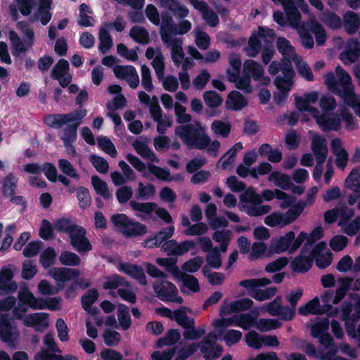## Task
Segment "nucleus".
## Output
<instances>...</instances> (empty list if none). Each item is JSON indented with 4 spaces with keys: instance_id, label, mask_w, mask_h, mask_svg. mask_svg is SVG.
Returning a JSON list of instances; mask_svg holds the SVG:
<instances>
[{
    "instance_id": "f257e3e1",
    "label": "nucleus",
    "mask_w": 360,
    "mask_h": 360,
    "mask_svg": "<svg viewBox=\"0 0 360 360\" xmlns=\"http://www.w3.org/2000/svg\"><path fill=\"white\" fill-rule=\"evenodd\" d=\"M87 110L82 107L76 108L69 113H55L46 115L44 123L48 127L59 129L63 125L65 128L58 132L60 139L64 143L76 142L77 139V129L82 120L86 116Z\"/></svg>"
},
{
    "instance_id": "f03ea898",
    "label": "nucleus",
    "mask_w": 360,
    "mask_h": 360,
    "mask_svg": "<svg viewBox=\"0 0 360 360\" xmlns=\"http://www.w3.org/2000/svg\"><path fill=\"white\" fill-rule=\"evenodd\" d=\"M338 77L337 80L334 73L329 72L325 75V83L328 89L334 94L340 96L349 106H354L356 96L353 90L352 77L341 66L335 68Z\"/></svg>"
},
{
    "instance_id": "7ed1b4c3",
    "label": "nucleus",
    "mask_w": 360,
    "mask_h": 360,
    "mask_svg": "<svg viewBox=\"0 0 360 360\" xmlns=\"http://www.w3.org/2000/svg\"><path fill=\"white\" fill-rule=\"evenodd\" d=\"M174 132L189 149L204 150L210 143V138L198 122L195 125L189 123L179 125Z\"/></svg>"
},
{
    "instance_id": "20e7f679",
    "label": "nucleus",
    "mask_w": 360,
    "mask_h": 360,
    "mask_svg": "<svg viewBox=\"0 0 360 360\" xmlns=\"http://www.w3.org/2000/svg\"><path fill=\"white\" fill-rule=\"evenodd\" d=\"M239 208L245 211L250 217H259L269 213L271 207L268 205H262V196L256 193L253 187H249L239 196Z\"/></svg>"
},
{
    "instance_id": "39448f33",
    "label": "nucleus",
    "mask_w": 360,
    "mask_h": 360,
    "mask_svg": "<svg viewBox=\"0 0 360 360\" xmlns=\"http://www.w3.org/2000/svg\"><path fill=\"white\" fill-rule=\"evenodd\" d=\"M110 219L126 238L143 236L148 231L145 224L131 219L125 214H115Z\"/></svg>"
},
{
    "instance_id": "423d86ee",
    "label": "nucleus",
    "mask_w": 360,
    "mask_h": 360,
    "mask_svg": "<svg viewBox=\"0 0 360 360\" xmlns=\"http://www.w3.org/2000/svg\"><path fill=\"white\" fill-rule=\"evenodd\" d=\"M306 238L307 233L304 231H301L297 238H295L294 231H289L276 241L271 242L269 249V255L273 253L280 254L286 250L292 254L298 250Z\"/></svg>"
},
{
    "instance_id": "0eeeda50",
    "label": "nucleus",
    "mask_w": 360,
    "mask_h": 360,
    "mask_svg": "<svg viewBox=\"0 0 360 360\" xmlns=\"http://www.w3.org/2000/svg\"><path fill=\"white\" fill-rule=\"evenodd\" d=\"M153 288L157 297L163 302H171L181 304L184 302L181 296H178L176 285L168 281H160L153 284Z\"/></svg>"
},
{
    "instance_id": "6e6552de",
    "label": "nucleus",
    "mask_w": 360,
    "mask_h": 360,
    "mask_svg": "<svg viewBox=\"0 0 360 360\" xmlns=\"http://www.w3.org/2000/svg\"><path fill=\"white\" fill-rule=\"evenodd\" d=\"M19 333L8 314H0V340L9 347H15Z\"/></svg>"
},
{
    "instance_id": "1a4fd4ad",
    "label": "nucleus",
    "mask_w": 360,
    "mask_h": 360,
    "mask_svg": "<svg viewBox=\"0 0 360 360\" xmlns=\"http://www.w3.org/2000/svg\"><path fill=\"white\" fill-rule=\"evenodd\" d=\"M86 229L79 226L70 236V243L79 254L89 252L92 250V245L86 236Z\"/></svg>"
},
{
    "instance_id": "9d476101",
    "label": "nucleus",
    "mask_w": 360,
    "mask_h": 360,
    "mask_svg": "<svg viewBox=\"0 0 360 360\" xmlns=\"http://www.w3.org/2000/svg\"><path fill=\"white\" fill-rule=\"evenodd\" d=\"M117 269L120 272H122L135 279L140 285H147L146 276L141 266L120 261L117 266Z\"/></svg>"
},
{
    "instance_id": "9b49d317",
    "label": "nucleus",
    "mask_w": 360,
    "mask_h": 360,
    "mask_svg": "<svg viewBox=\"0 0 360 360\" xmlns=\"http://www.w3.org/2000/svg\"><path fill=\"white\" fill-rule=\"evenodd\" d=\"M331 304H320L318 297H314L304 305H301L298 308V314L302 316L322 315L326 313L327 309H331Z\"/></svg>"
},
{
    "instance_id": "f8f14e48",
    "label": "nucleus",
    "mask_w": 360,
    "mask_h": 360,
    "mask_svg": "<svg viewBox=\"0 0 360 360\" xmlns=\"http://www.w3.org/2000/svg\"><path fill=\"white\" fill-rule=\"evenodd\" d=\"M317 124L323 132L338 131L341 127V117L338 115L323 113L317 120Z\"/></svg>"
},
{
    "instance_id": "ddd939ff",
    "label": "nucleus",
    "mask_w": 360,
    "mask_h": 360,
    "mask_svg": "<svg viewBox=\"0 0 360 360\" xmlns=\"http://www.w3.org/2000/svg\"><path fill=\"white\" fill-rule=\"evenodd\" d=\"M13 271L6 266L2 267L0 271V291L4 294H12L17 290L18 284L12 281Z\"/></svg>"
},
{
    "instance_id": "4468645a",
    "label": "nucleus",
    "mask_w": 360,
    "mask_h": 360,
    "mask_svg": "<svg viewBox=\"0 0 360 360\" xmlns=\"http://www.w3.org/2000/svg\"><path fill=\"white\" fill-rule=\"evenodd\" d=\"M274 3H281L285 13L288 25L295 27L301 20V14L295 6L293 0H271Z\"/></svg>"
},
{
    "instance_id": "2eb2a0df",
    "label": "nucleus",
    "mask_w": 360,
    "mask_h": 360,
    "mask_svg": "<svg viewBox=\"0 0 360 360\" xmlns=\"http://www.w3.org/2000/svg\"><path fill=\"white\" fill-rule=\"evenodd\" d=\"M49 274L56 281L65 283L77 278L80 271L78 269L68 267H53L49 270Z\"/></svg>"
},
{
    "instance_id": "dca6fc26",
    "label": "nucleus",
    "mask_w": 360,
    "mask_h": 360,
    "mask_svg": "<svg viewBox=\"0 0 360 360\" xmlns=\"http://www.w3.org/2000/svg\"><path fill=\"white\" fill-rule=\"evenodd\" d=\"M311 148L316 160L326 161L328 153V148L325 137L321 135L314 136L311 140Z\"/></svg>"
},
{
    "instance_id": "f3484780",
    "label": "nucleus",
    "mask_w": 360,
    "mask_h": 360,
    "mask_svg": "<svg viewBox=\"0 0 360 360\" xmlns=\"http://www.w3.org/2000/svg\"><path fill=\"white\" fill-rule=\"evenodd\" d=\"M159 3L161 7L168 9L179 19H184L189 14L188 8L181 5L179 0H159Z\"/></svg>"
},
{
    "instance_id": "a211bd4d",
    "label": "nucleus",
    "mask_w": 360,
    "mask_h": 360,
    "mask_svg": "<svg viewBox=\"0 0 360 360\" xmlns=\"http://www.w3.org/2000/svg\"><path fill=\"white\" fill-rule=\"evenodd\" d=\"M303 253L301 252L291 262L290 267L292 271L304 274L311 268L314 262L313 257L310 255L308 256L303 255Z\"/></svg>"
},
{
    "instance_id": "6ab92c4d",
    "label": "nucleus",
    "mask_w": 360,
    "mask_h": 360,
    "mask_svg": "<svg viewBox=\"0 0 360 360\" xmlns=\"http://www.w3.org/2000/svg\"><path fill=\"white\" fill-rule=\"evenodd\" d=\"M248 105L245 97L239 91L233 90L227 96L226 108L234 111H239Z\"/></svg>"
},
{
    "instance_id": "aec40b11",
    "label": "nucleus",
    "mask_w": 360,
    "mask_h": 360,
    "mask_svg": "<svg viewBox=\"0 0 360 360\" xmlns=\"http://www.w3.org/2000/svg\"><path fill=\"white\" fill-rule=\"evenodd\" d=\"M162 23L160 27V36L164 43H169L172 36V30L175 25L172 16L167 11H162L160 14Z\"/></svg>"
},
{
    "instance_id": "412c9836",
    "label": "nucleus",
    "mask_w": 360,
    "mask_h": 360,
    "mask_svg": "<svg viewBox=\"0 0 360 360\" xmlns=\"http://www.w3.org/2000/svg\"><path fill=\"white\" fill-rule=\"evenodd\" d=\"M18 181V177L12 172H9L3 178L1 190L4 198H8L15 193Z\"/></svg>"
},
{
    "instance_id": "4be33fe9",
    "label": "nucleus",
    "mask_w": 360,
    "mask_h": 360,
    "mask_svg": "<svg viewBox=\"0 0 360 360\" xmlns=\"http://www.w3.org/2000/svg\"><path fill=\"white\" fill-rule=\"evenodd\" d=\"M342 25L347 34H355L360 26V18L359 15L351 11L346 12L343 15Z\"/></svg>"
},
{
    "instance_id": "5701e85b",
    "label": "nucleus",
    "mask_w": 360,
    "mask_h": 360,
    "mask_svg": "<svg viewBox=\"0 0 360 360\" xmlns=\"http://www.w3.org/2000/svg\"><path fill=\"white\" fill-rule=\"evenodd\" d=\"M243 71L250 79L257 81L262 75H264V68L261 64L254 60H246L243 64Z\"/></svg>"
},
{
    "instance_id": "b1692460",
    "label": "nucleus",
    "mask_w": 360,
    "mask_h": 360,
    "mask_svg": "<svg viewBox=\"0 0 360 360\" xmlns=\"http://www.w3.org/2000/svg\"><path fill=\"white\" fill-rule=\"evenodd\" d=\"M216 340V335L209 333L202 340L200 345V352L203 354L206 360H215L217 355H214V342Z\"/></svg>"
},
{
    "instance_id": "393cba45",
    "label": "nucleus",
    "mask_w": 360,
    "mask_h": 360,
    "mask_svg": "<svg viewBox=\"0 0 360 360\" xmlns=\"http://www.w3.org/2000/svg\"><path fill=\"white\" fill-rule=\"evenodd\" d=\"M53 0H39L37 14L43 25H46L52 18L51 12Z\"/></svg>"
},
{
    "instance_id": "a878e982",
    "label": "nucleus",
    "mask_w": 360,
    "mask_h": 360,
    "mask_svg": "<svg viewBox=\"0 0 360 360\" xmlns=\"http://www.w3.org/2000/svg\"><path fill=\"white\" fill-rule=\"evenodd\" d=\"M306 205L305 202L300 200L297 203L291 206L283 214V224L285 226L295 221L304 211Z\"/></svg>"
},
{
    "instance_id": "bb28decb",
    "label": "nucleus",
    "mask_w": 360,
    "mask_h": 360,
    "mask_svg": "<svg viewBox=\"0 0 360 360\" xmlns=\"http://www.w3.org/2000/svg\"><path fill=\"white\" fill-rule=\"evenodd\" d=\"M359 53V44L356 39H354L349 42L347 50L340 53V58L343 60L345 63H346V60L349 63H354L358 59Z\"/></svg>"
},
{
    "instance_id": "cd10ccee",
    "label": "nucleus",
    "mask_w": 360,
    "mask_h": 360,
    "mask_svg": "<svg viewBox=\"0 0 360 360\" xmlns=\"http://www.w3.org/2000/svg\"><path fill=\"white\" fill-rule=\"evenodd\" d=\"M345 187L355 193H360V166L352 169L345 179Z\"/></svg>"
},
{
    "instance_id": "c85d7f7f",
    "label": "nucleus",
    "mask_w": 360,
    "mask_h": 360,
    "mask_svg": "<svg viewBox=\"0 0 360 360\" xmlns=\"http://www.w3.org/2000/svg\"><path fill=\"white\" fill-rule=\"evenodd\" d=\"M168 44L171 46L172 60L174 65L178 67L185 56L182 48V41L176 38H170Z\"/></svg>"
},
{
    "instance_id": "c756f323",
    "label": "nucleus",
    "mask_w": 360,
    "mask_h": 360,
    "mask_svg": "<svg viewBox=\"0 0 360 360\" xmlns=\"http://www.w3.org/2000/svg\"><path fill=\"white\" fill-rule=\"evenodd\" d=\"M269 180L273 181L276 186L283 190H289L290 186L292 185L290 176L278 171L271 172L269 176Z\"/></svg>"
},
{
    "instance_id": "7c9ffc66",
    "label": "nucleus",
    "mask_w": 360,
    "mask_h": 360,
    "mask_svg": "<svg viewBox=\"0 0 360 360\" xmlns=\"http://www.w3.org/2000/svg\"><path fill=\"white\" fill-rule=\"evenodd\" d=\"M128 285L129 283L123 276L114 274L106 277L103 283V287L105 290H115L120 286H128Z\"/></svg>"
},
{
    "instance_id": "2f4dec72",
    "label": "nucleus",
    "mask_w": 360,
    "mask_h": 360,
    "mask_svg": "<svg viewBox=\"0 0 360 360\" xmlns=\"http://www.w3.org/2000/svg\"><path fill=\"white\" fill-rule=\"evenodd\" d=\"M250 295L257 301H264L273 297L276 292L277 288L271 286L265 289L248 290Z\"/></svg>"
},
{
    "instance_id": "473e14b6",
    "label": "nucleus",
    "mask_w": 360,
    "mask_h": 360,
    "mask_svg": "<svg viewBox=\"0 0 360 360\" xmlns=\"http://www.w3.org/2000/svg\"><path fill=\"white\" fill-rule=\"evenodd\" d=\"M91 183L96 193L102 196L105 200H109L112 197L107 184L99 176L96 175L92 176Z\"/></svg>"
},
{
    "instance_id": "72a5a7b5",
    "label": "nucleus",
    "mask_w": 360,
    "mask_h": 360,
    "mask_svg": "<svg viewBox=\"0 0 360 360\" xmlns=\"http://www.w3.org/2000/svg\"><path fill=\"white\" fill-rule=\"evenodd\" d=\"M70 65L67 60L61 58L53 67L51 77L53 79H59L69 73Z\"/></svg>"
},
{
    "instance_id": "f704fd0d",
    "label": "nucleus",
    "mask_w": 360,
    "mask_h": 360,
    "mask_svg": "<svg viewBox=\"0 0 360 360\" xmlns=\"http://www.w3.org/2000/svg\"><path fill=\"white\" fill-rule=\"evenodd\" d=\"M59 262L65 266H77L81 263V259L76 253L64 250L58 257Z\"/></svg>"
},
{
    "instance_id": "c9c22d12",
    "label": "nucleus",
    "mask_w": 360,
    "mask_h": 360,
    "mask_svg": "<svg viewBox=\"0 0 360 360\" xmlns=\"http://www.w3.org/2000/svg\"><path fill=\"white\" fill-rule=\"evenodd\" d=\"M99 46L98 49L103 53H106L112 46V37L106 27H101L98 33Z\"/></svg>"
},
{
    "instance_id": "e433bc0d",
    "label": "nucleus",
    "mask_w": 360,
    "mask_h": 360,
    "mask_svg": "<svg viewBox=\"0 0 360 360\" xmlns=\"http://www.w3.org/2000/svg\"><path fill=\"white\" fill-rule=\"evenodd\" d=\"M129 36L139 44H148L150 42L149 34L143 27L136 25L132 27L129 32Z\"/></svg>"
},
{
    "instance_id": "4c0bfd02",
    "label": "nucleus",
    "mask_w": 360,
    "mask_h": 360,
    "mask_svg": "<svg viewBox=\"0 0 360 360\" xmlns=\"http://www.w3.org/2000/svg\"><path fill=\"white\" fill-rule=\"evenodd\" d=\"M79 227V225L75 224L72 220L68 218H60L55 224L56 229L61 233H65L70 236L75 230Z\"/></svg>"
},
{
    "instance_id": "58836bf2",
    "label": "nucleus",
    "mask_w": 360,
    "mask_h": 360,
    "mask_svg": "<svg viewBox=\"0 0 360 360\" xmlns=\"http://www.w3.org/2000/svg\"><path fill=\"white\" fill-rule=\"evenodd\" d=\"M117 318L121 328L128 330L131 323L129 308L124 304H120L117 307Z\"/></svg>"
},
{
    "instance_id": "ea45409f",
    "label": "nucleus",
    "mask_w": 360,
    "mask_h": 360,
    "mask_svg": "<svg viewBox=\"0 0 360 360\" xmlns=\"http://www.w3.org/2000/svg\"><path fill=\"white\" fill-rule=\"evenodd\" d=\"M310 30L314 34L318 46H323L326 41L327 35L323 26L318 21L313 20L310 23Z\"/></svg>"
},
{
    "instance_id": "a19ab883",
    "label": "nucleus",
    "mask_w": 360,
    "mask_h": 360,
    "mask_svg": "<svg viewBox=\"0 0 360 360\" xmlns=\"http://www.w3.org/2000/svg\"><path fill=\"white\" fill-rule=\"evenodd\" d=\"M155 193L156 188L153 184L149 183L145 185L142 182H140L136 191V198L143 200H148L153 197Z\"/></svg>"
},
{
    "instance_id": "79ce46f5",
    "label": "nucleus",
    "mask_w": 360,
    "mask_h": 360,
    "mask_svg": "<svg viewBox=\"0 0 360 360\" xmlns=\"http://www.w3.org/2000/svg\"><path fill=\"white\" fill-rule=\"evenodd\" d=\"M271 283V279L268 278H252L243 280L239 283L240 286L247 290H255L258 287H264Z\"/></svg>"
},
{
    "instance_id": "37998d69",
    "label": "nucleus",
    "mask_w": 360,
    "mask_h": 360,
    "mask_svg": "<svg viewBox=\"0 0 360 360\" xmlns=\"http://www.w3.org/2000/svg\"><path fill=\"white\" fill-rule=\"evenodd\" d=\"M262 49V42L257 33H252L248 39L247 48L248 55L255 58L257 56Z\"/></svg>"
},
{
    "instance_id": "c03bdc74",
    "label": "nucleus",
    "mask_w": 360,
    "mask_h": 360,
    "mask_svg": "<svg viewBox=\"0 0 360 360\" xmlns=\"http://www.w3.org/2000/svg\"><path fill=\"white\" fill-rule=\"evenodd\" d=\"M281 322L274 319H260L256 323V328L262 332L276 330L281 327Z\"/></svg>"
},
{
    "instance_id": "a18cd8bd",
    "label": "nucleus",
    "mask_w": 360,
    "mask_h": 360,
    "mask_svg": "<svg viewBox=\"0 0 360 360\" xmlns=\"http://www.w3.org/2000/svg\"><path fill=\"white\" fill-rule=\"evenodd\" d=\"M203 99L206 105L211 108L220 106L222 104L223 98L215 91H206L203 94Z\"/></svg>"
},
{
    "instance_id": "49530a36",
    "label": "nucleus",
    "mask_w": 360,
    "mask_h": 360,
    "mask_svg": "<svg viewBox=\"0 0 360 360\" xmlns=\"http://www.w3.org/2000/svg\"><path fill=\"white\" fill-rule=\"evenodd\" d=\"M56 252L51 247L46 248L40 255L39 262L44 269H48L55 263Z\"/></svg>"
},
{
    "instance_id": "de8ad7c7",
    "label": "nucleus",
    "mask_w": 360,
    "mask_h": 360,
    "mask_svg": "<svg viewBox=\"0 0 360 360\" xmlns=\"http://www.w3.org/2000/svg\"><path fill=\"white\" fill-rule=\"evenodd\" d=\"M276 47L278 51L281 53L283 56L291 57L295 53V49L291 45L290 41L283 37H280L277 39Z\"/></svg>"
},
{
    "instance_id": "09e8293b",
    "label": "nucleus",
    "mask_w": 360,
    "mask_h": 360,
    "mask_svg": "<svg viewBox=\"0 0 360 360\" xmlns=\"http://www.w3.org/2000/svg\"><path fill=\"white\" fill-rule=\"evenodd\" d=\"M157 262L159 265L164 266L174 276L179 277L182 276L181 272L176 264V260L172 258H160L157 259Z\"/></svg>"
},
{
    "instance_id": "8fccbe9b",
    "label": "nucleus",
    "mask_w": 360,
    "mask_h": 360,
    "mask_svg": "<svg viewBox=\"0 0 360 360\" xmlns=\"http://www.w3.org/2000/svg\"><path fill=\"white\" fill-rule=\"evenodd\" d=\"M99 293L97 289L88 290L81 298V304L84 310H89L91 306L97 300Z\"/></svg>"
},
{
    "instance_id": "3c124183",
    "label": "nucleus",
    "mask_w": 360,
    "mask_h": 360,
    "mask_svg": "<svg viewBox=\"0 0 360 360\" xmlns=\"http://www.w3.org/2000/svg\"><path fill=\"white\" fill-rule=\"evenodd\" d=\"M97 143L98 147L112 158H115L117 155L115 146L110 139L105 136H98Z\"/></svg>"
},
{
    "instance_id": "603ef678",
    "label": "nucleus",
    "mask_w": 360,
    "mask_h": 360,
    "mask_svg": "<svg viewBox=\"0 0 360 360\" xmlns=\"http://www.w3.org/2000/svg\"><path fill=\"white\" fill-rule=\"evenodd\" d=\"M77 198L79 200V206L84 210L89 207L91 203V197L88 188L84 186H79L77 188Z\"/></svg>"
},
{
    "instance_id": "864d4df0",
    "label": "nucleus",
    "mask_w": 360,
    "mask_h": 360,
    "mask_svg": "<svg viewBox=\"0 0 360 360\" xmlns=\"http://www.w3.org/2000/svg\"><path fill=\"white\" fill-rule=\"evenodd\" d=\"M58 167L60 170L65 175L75 179H79V174L77 173L72 163L66 159H60L58 160Z\"/></svg>"
},
{
    "instance_id": "5fc2aeb1",
    "label": "nucleus",
    "mask_w": 360,
    "mask_h": 360,
    "mask_svg": "<svg viewBox=\"0 0 360 360\" xmlns=\"http://www.w3.org/2000/svg\"><path fill=\"white\" fill-rule=\"evenodd\" d=\"M133 147L136 153L142 158L153 161L155 158V154L151 151L148 145L139 141H135L133 143Z\"/></svg>"
},
{
    "instance_id": "6e6d98bb",
    "label": "nucleus",
    "mask_w": 360,
    "mask_h": 360,
    "mask_svg": "<svg viewBox=\"0 0 360 360\" xmlns=\"http://www.w3.org/2000/svg\"><path fill=\"white\" fill-rule=\"evenodd\" d=\"M196 242L193 240H186L179 244H176V247L172 250V255L181 256L188 252L189 250L196 247Z\"/></svg>"
},
{
    "instance_id": "4d7b16f0",
    "label": "nucleus",
    "mask_w": 360,
    "mask_h": 360,
    "mask_svg": "<svg viewBox=\"0 0 360 360\" xmlns=\"http://www.w3.org/2000/svg\"><path fill=\"white\" fill-rule=\"evenodd\" d=\"M323 22L332 30H338L342 27V20L334 12L326 13Z\"/></svg>"
},
{
    "instance_id": "13d9d810",
    "label": "nucleus",
    "mask_w": 360,
    "mask_h": 360,
    "mask_svg": "<svg viewBox=\"0 0 360 360\" xmlns=\"http://www.w3.org/2000/svg\"><path fill=\"white\" fill-rule=\"evenodd\" d=\"M329 319L328 318L322 319L315 323L311 328V335L314 338H318L329 328Z\"/></svg>"
},
{
    "instance_id": "bf43d9fd",
    "label": "nucleus",
    "mask_w": 360,
    "mask_h": 360,
    "mask_svg": "<svg viewBox=\"0 0 360 360\" xmlns=\"http://www.w3.org/2000/svg\"><path fill=\"white\" fill-rule=\"evenodd\" d=\"M354 214L353 210L348 209L345 203H339L340 221L338 225L342 228L345 227L346 224L350 222L349 221Z\"/></svg>"
},
{
    "instance_id": "052dcab7",
    "label": "nucleus",
    "mask_w": 360,
    "mask_h": 360,
    "mask_svg": "<svg viewBox=\"0 0 360 360\" xmlns=\"http://www.w3.org/2000/svg\"><path fill=\"white\" fill-rule=\"evenodd\" d=\"M48 318L46 313H34L28 314L25 320L24 324L27 327H33L35 326L41 325Z\"/></svg>"
},
{
    "instance_id": "680f3d73",
    "label": "nucleus",
    "mask_w": 360,
    "mask_h": 360,
    "mask_svg": "<svg viewBox=\"0 0 360 360\" xmlns=\"http://www.w3.org/2000/svg\"><path fill=\"white\" fill-rule=\"evenodd\" d=\"M208 264L214 269H219L222 264L221 255L218 247H214L212 251L210 252L206 257Z\"/></svg>"
},
{
    "instance_id": "e2e57ef3",
    "label": "nucleus",
    "mask_w": 360,
    "mask_h": 360,
    "mask_svg": "<svg viewBox=\"0 0 360 360\" xmlns=\"http://www.w3.org/2000/svg\"><path fill=\"white\" fill-rule=\"evenodd\" d=\"M203 262L202 257L196 256L184 262L182 265V269L188 273H195L200 269Z\"/></svg>"
},
{
    "instance_id": "0e129e2a",
    "label": "nucleus",
    "mask_w": 360,
    "mask_h": 360,
    "mask_svg": "<svg viewBox=\"0 0 360 360\" xmlns=\"http://www.w3.org/2000/svg\"><path fill=\"white\" fill-rule=\"evenodd\" d=\"M39 235L44 240H49L54 237L53 228L51 223L46 219H42Z\"/></svg>"
},
{
    "instance_id": "69168bd1",
    "label": "nucleus",
    "mask_w": 360,
    "mask_h": 360,
    "mask_svg": "<svg viewBox=\"0 0 360 360\" xmlns=\"http://www.w3.org/2000/svg\"><path fill=\"white\" fill-rule=\"evenodd\" d=\"M37 265L32 260H26L22 264V278L25 280H31L37 274Z\"/></svg>"
},
{
    "instance_id": "338daca9",
    "label": "nucleus",
    "mask_w": 360,
    "mask_h": 360,
    "mask_svg": "<svg viewBox=\"0 0 360 360\" xmlns=\"http://www.w3.org/2000/svg\"><path fill=\"white\" fill-rule=\"evenodd\" d=\"M212 130L223 137H227L231 131L230 124L221 120H214L211 125Z\"/></svg>"
},
{
    "instance_id": "774afa93",
    "label": "nucleus",
    "mask_w": 360,
    "mask_h": 360,
    "mask_svg": "<svg viewBox=\"0 0 360 360\" xmlns=\"http://www.w3.org/2000/svg\"><path fill=\"white\" fill-rule=\"evenodd\" d=\"M90 162L92 165L96 168L97 172L101 174H105L108 172L109 165L108 161L102 157L96 155H91L90 156Z\"/></svg>"
}]
</instances>
